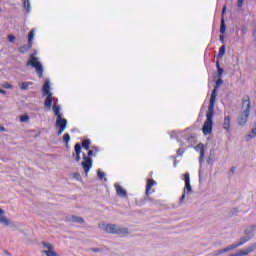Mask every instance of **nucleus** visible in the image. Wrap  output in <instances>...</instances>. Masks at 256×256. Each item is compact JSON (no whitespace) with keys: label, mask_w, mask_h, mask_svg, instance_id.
<instances>
[{"label":"nucleus","mask_w":256,"mask_h":256,"mask_svg":"<svg viewBox=\"0 0 256 256\" xmlns=\"http://www.w3.org/2000/svg\"><path fill=\"white\" fill-rule=\"evenodd\" d=\"M98 227L99 229H101V231H105V233H110L111 235H122V236L129 235L128 228L119 226L117 224L100 223Z\"/></svg>","instance_id":"1"},{"label":"nucleus","mask_w":256,"mask_h":256,"mask_svg":"<svg viewBox=\"0 0 256 256\" xmlns=\"http://www.w3.org/2000/svg\"><path fill=\"white\" fill-rule=\"evenodd\" d=\"M52 111L56 116V127H59L58 135H62L63 131L67 129V119L63 118V113L61 112V106L54 103L52 106Z\"/></svg>","instance_id":"2"},{"label":"nucleus","mask_w":256,"mask_h":256,"mask_svg":"<svg viewBox=\"0 0 256 256\" xmlns=\"http://www.w3.org/2000/svg\"><path fill=\"white\" fill-rule=\"evenodd\" d=\"M251 109V101L246 97L242 103V112L238 118V125H245L249 119V111Z\"/></svg>","instance_id":"3"},{"label":"nucleus","mask_w":256,"mask_h":256,"mask_svg":"<svg viewBox=\"0 0 256 256\" xmlns=\"http://www.w3.org/2000/svg\"><path fill=\"white\" fill-rule=\"evenodd\" d=\"M27 67H33L39 76V78H43V65L39 61V58L35 57V54L30 55V59L27 62Z\"/></svg>","instance_id":"4"},{"label":"nucleus","mask_w":256,"mask_h":256,"mask_svg":"<svg viewBox=\"0 0 256 256\" xmlns=\"http://www.w3.org/2000/svg\"><path fill=\"white\" fill-rule=\"evenodd\" d=\"M183 177H184L185 187L183 189V194L179 199V205H183V203L185 202L186 195L193 193V188L191 187V177L189 175V172H186L183 175Z\"/></svg>","instance_id":"5"},{"label":"nucleus","mask_w":256,"mask_h":256,"mask_svg":"<svg viewBox=\"0 0 256 256\" xmlns=\"http://www.w3.org/2000/svg\"><path fill=\"white\" fill-rule=\"evenodd\" d=\"M213 114L214 110H208L206 113V121L202 128V132L205 135H211V131H213Z\"/></svg>","instance_id":"6"},{"label":"nucleus","mask_w":256,"mask_h":256,"mask_svg":"<svg viewBox=\"0 0 256 256\" xmlns=\"http://www.w3.org/2000/svg\"><path fill=\"white\" fill-rule=\"evenodd\" d=\"M93 150L88 151V157L84 156L83 161L81 163L82 168L84 169L85 176L87 177L89 175V171H91V167H93Z\"/></svg>","instance_id":"7"},{"label":"nucleus","mask_w":256,"mask_h":256,"mask_svg":"<svg viewBox=\"0 0 256 256\" xmlns=\"http://www.w3.org/2000/svg\"><path fill=\"white\" fill-rule=\"evenodd\" d=\"M42 245H43V247H45V249H48V250H43L42 251V253H44V255H47V256H59V254L57 252H55V247L52 246L51 243L43 242Z\"/></svg>","instance_id":"8"},{"label":"nucleus","mask_w":256,"mask_h":256,"mask_svg":"<svg viewBox=\"0 0 256 256\" xmlns=\"http://www.w3.org/2000/svg\"><path fill=\"white\" fill-rule=\"evenodd\" d=\"M256 250V242L250 244L248 247L243 248L241 250H239L238 252H236V256H247L250 253H253V251Z\"/></svg>","instance_id":"9"},{"label":"nucleus","mask_w":256,"mask_h":256,"mask_svg":"<svg viewBox=\"0 0 256 256\" xmlns=\"http://www.w3.org/2000/svg\"><path fill=\"white\" fill-rule=\"evenodd\" d=\"M154 185H157V182H155V180H153V179H148L147 180L146 192L145 193H146L148 201H151V197H149V194L155 193V190H152Z\"/></svg>","instance_id":"10"},{"label":"nucleus","mask_w":256,"mask_h":256,"mask_svg":"<svg viewBox=\"0 0 256 256\" xmlns=\"http://www.w3.org/2000/svg\"><path fill=\"white\" fill-rule=\"evenodd\" d=\"M0 224L4 227L11 226V220L5 216V210L0 208Z\"/></svg>","instance_id":"11"},{"label":"nucleus","mask_w":256,"mask_h":256,"mask_svg":"<svg viewBox=\"0 0 256 256\" xmlns=\"http://www.w3.org/2000/svg\"><path fill=\"white\" fill-rule=\"evenodd\" d=\"M217 99V87H215L212 91L211 97H210V104L208 106V110L214 111L215 109V100Z\"/></svg>","instance_id":"12"},{"label":"nucleus","mask_w":256,"mask_h":256,"mask_svg":"<svg viewBox=\"0 0 256 256\" xmlns=\"http://www.w3.org/2000/svg\"><path fill=\"white\" fill-rule=\"evenodd\" d=\"M255 232H256V225H250L248 226L245 231H244V235H247L250 239H253V237H255Z\"/></svg>","instance_id":"13"},{"label":"nucleus","mask_w":256,"mask_h":256,"mask_svg":"<svg viewBox=\"0 0 256 256\" xmlns=\"http://www.w3.org/2000/svg\"><path fill=\"white\" fill-rule=\"evenodd\" d=\"M74 151L75 153H73V157L75 158V161L79 163V161H81V144H75Z\"/></svg>","instance_id":"14"},{"label":"nucleus","mask_w":256,"mask_h":256,"mask_svg":"<svg viewBox=\"0 0 256 256\" xmlns=\"http://www.w3.org/2000/svg\"><path fill=\"white\" fill-rule=\"evenodd\" d=\"M114 187H115L116 193H117V195H119V197H127V190H125L123 188V186L119 185V183H115Z\"/></svg>","instance_id":"15"},{"label":"nucleus","mask_w":256,"mask_h":256,"mask_svg":"<svg viewBox=\"0 0 256 256\" xmlns=\"http://www.w3.org/2000/svg\"><path fill=\"white\" fill-rule=\"evenodd\" d=\"M46 100L44 102V107L48 110L51 111V105H53V101L55 98L53 97V94L46 95Z\"/></svg>","instance_id":"16"},{"label":"nucleus","mask_w":256,"mask_h":256,"mask_svg":"<svg viewBox=\"0 0 256 256\" xmlns=\"http://www.w3.org/2000/svg\"><path fill=\"white\" fill-rule=\"evenodd\" d=\"M223 129L229 133V129H231V117L225 116L223 121Z\"/></svg>","instance_id":"17"},{"label":"nucleus","mask_w":256,"mask_h":256,"mask_svg":"<svg viewBox=\"0 0 256 256\" xmlns=\"http://www.w3.org/2000/svg\"><path fill=\"white\" fill-rule=\"evenodd\" d=\"M42 91H43V95H52L51 84H50L49 80L45 81Z\"/></svg>","instance_id":"18"},{"label":"nucleus","mask_w":256,"mask_h":256,"mask_svg":"<svg viewBox=\"0 0 256 256\" xmlns=\"http://www.w3.org/2000/svg\"><path fill=\"white\" fill-rule=\"evenodd\" d=\"M18 85L22 91H27V89H29V86L33 85V82H20L18 83Z\"/></svg>","instance_id":"19"},{"label":"nucleus","mask_w":256,"mask_h":256,"mask_svg":"<svg viewBox=\"0 0 256 256\" xmlns=\"http://www.w3.org/2000/svg\"><path fill=\"white\" fill-rule=\"evenodd\" d=\"M71 221L72 223H78L79 225H83V223H85V220L79 216H72Z\"/></svg>","instance_id":"20"},{"label":"nucleus","mask_w":256,"mask_h":256,"mask_svg":"<svg viewBox=\"0 0 256 256\" xmlns=\"http://www.w3.org/2000/svg\"><path fill=\"white\" fill-rule=\"evenodd\" d=\"M32 47H33V45H31V43L28 42V45H24L19 48V52L27 53Z\"/></svg>","instance_id":"21"},{"label":"nucleus","mask_w":256,"mask_h":256,"mask_svg":"<svg viewBox=\"0 0 256 256\" xmlns=\"http://www.w3.org/2000/svg\"><path fill=\"white\" fill-rule=\"evenodd\" d=\"M248 241H251V238L248 237L247 235H245L244 237H241L238 240V245H240V247H242V245H245V243H248Z\"/></svg>","instance_id":"22"},{"label":"nucleus","mask_w":256,"mask_h":256,"mask_svg":"<svg viewBox=\"0 0 256 256\" xmlns=\"http://www.w3.org/2000/svg\"><path fill=\"white\" fill-rule=\"evenodd\" d=\"M256 137V128L251 130V133L246 136V140L251 141V139H255Z\"/></svg>","instance_id":"23"},{"label":"nucleus","mask_w":256,"mask_h":256,"mask_svg":"<svg viewBox=\"0 0 256 256\" xmlns=\"http://www.w3.org/2000/svg\"><path fill=\"white\" fill-rule=\"evenodd\" d=\"M33 37H35V30H31L28 34V43H30V46L33 45Z\"/></svg>","instance_id":"24"},{"label":"nucleus","mask_w":256,"mask_h":256,"mask_svg":"<svg viewBox=\"0 0 256 256\" xmlns=\"http://www.w3.org/2000/svg\"><path fill=\"white\" fill-rule=\"evenodd\" d=\"M24 9H26L27 13L31 12V2L29 0H24L23 2Z\"/></svg>","instance_id":"25"},{"label":"nucleus","mask_w":256,"mask_h":256,"mask_svg":"<svg viewBox=\"0 0 256 256\" xmlns=\"http://www.w3.org/2000/svg\"><path fill=\"white\" fill-rule=\"evenodd\" d=\"M225 31H226L225 18H223V16H222L221 25H220V33L223 35V34H225Z\"/></svg>","instance_id":"26"},{"label":"nucleus","mask_w":256,"mask_h":256,"mask_svg":"<svg viewBox=\"0 0 256 256\" xmlns=\"http://www.w3.org/2000/svg\"><path fill=\"white\" fill-rule=\"evenodd\" d=\"M89 145H91V140L86 139L82 142V147L86 149V151H89Z\"/></svg>","instance_id":"27"},{"label":"nucleus","mask_w":256,"mask_h":256,"mask_svg":"<svg viewBox=\"0 0 256 256\" xmlns=\"http://www.w3.org/2000/svg\"><path fill=\"white\" fill-rule=\"evenodd\" d=\"M64 143H66V147H68L69 141H71V136L69 133L64 134L63 136Z\"/></svg>","instance_id":"28"},{"label":"nucleus","mask_w":256,"mask_h":256,"mask_svg":"<svg viewBox=\"0 0 256 256\" xmlns=\"http://www.w3.org/2000/svg\"><path fill=\"white\" fill-rule=\"evenodd\" d=\"M20 121H21V123H28L29 115H27V114L21 115L20 116Z\"/></svg>","instance_id":"29"},{"label":"nucleus","mask_w":256,"mask_h":256,"mask_svg":"<svg viewBox=\"0 0 256 256\" xmlns=\"http://www.w3.org/2000/svg\"><path fill=\"white\" fill-rule=\"evenodd\" d=\"M223 55H225V45H222L219 49V53H218V57H223Z\"/></svg>","instance_id":"30"},{"label":"nucleus","mask_w":256,"mask_h":256,"mask_svg":"<svg viewBox=\"0 0 256 256\" xmlns=\"http://www.w3.org/2000/svg\"><path fill=\"white\" fill-rule=\"evenodd\" d=\"M216 67L218 69V77H222L223 73H224V70H223V68H220L219 62L216 63Z\"/></svg>","instance_id":"31"},{"label":"nucleus","mask_w":256,"mask_h":256,"mask_svg":"<svg viewBox=\"0 0 256 256\" xmlns=\"http://www.w3.org/2000/svg\"><path fill=\"white\" fill-rule=\"evenodd\" d=\"M1 86L3 89H13V85L9 84V82H4Z\"/></svg>","instance_id":"32"},{"label":"nucleus","mask_w":256,"mask_h":256,"mask_svg":"<svg viewBox=\"0 0 256 256\" xmlns=\"http://www.w3.org/2000/svg\"><path fill=\"white\" fill-rule=\"evenodd\" d=\"M221 85H223V80L221 78H219L217 81H216V88L219 89V87H221Z\"/></svg>","instance_id":"33"},{"label":"nucleus","mask_w":256,"mask_h":256,"mask_svg":"<svg viewBox=\"0 0 256 256\" xmlns=\"http://www.w3.org/2000/svg\"><path fill=\"white\" fill-rule=\"evenodd\" d=\"M97 174H98L99 179H101V180L105 179V174L103 172H101V170H98Z\"/></svg>","instance_id":"34"},{"label":"nucleus","mask_w":256,"mask_h":256,"mask_svg":"<svg viewBox=\"0 0 256 256\" xmlns=\"http://www.w3.org/2000/svg\"><path fill=\"white\" fill-rule=\"evenodd\" d=\"M212 255H214V256L223 255V249L214 251V252L212 253Z\"/></svg>","instance_id":"35"},{"label":"nucleus","mask_w":256,"mask_h":256,"mask_svg":"<svg viewBox=\"0 0 256 256\" xmlns=\"http://www.w3.org/2000/svg\"><path fill=\"white\" fill-rule=\"evenodd\" d=\"M73 178L76 179V181H81V175L79 173H74Z\"/></svg>","instance_id":"36"},{"label":"nucleus","mask_w":256,"mask_h":256,"mask_svg":"<svg viewBox=\"0 0 256 256\" xmlns=\"http://www.w3.org/2000/svg\"><path fill=\"white\" fill-rule=\"evenodd\" d=\"M238 247H240L238 242H235V243L230 245V248H231L232 251H233V249H237Z\"/></svg>","instance_id":"37"},{"label":"nucleus","mask_w":256,"mask_h":256,"mask_svg":"<svg viewBox=\"0 0 256 256\" xmlns=\"http://www.w3.org/2000/svg\"><path fill=\"white\" fill-rule=\"evenodd\" d=\"M229 251H233L230 245L222 249V253H229Z\"/></svg>","instance_id":"38"},{"label":"nucleus","mask_w":256,"mask_h":256,"mask_svg":"<svg viewBox=\"0 0 256 256\" xmlns=\"http://www.w3.org/2000/svg\"><path fill=\"white\" fill-rule=\"evenodd\" d=\"M229 251H233L230 245L222 249V253H229Z\"/></svg>","instance_id":"39"},{"label":"nucleus","mask_w":256,"mask_h":256,"mask_svg":"<svg viewBox=\"0 0 256 256\" xmlns=\"http://www.w3.org/2000/svg\"><path fill=\"white\" fill-rule=\"evenodd\" d=\"M8 40L10 41V43H14L15 42V36H13V34H9L8 35Z\"/></svg>","instance_id":"40"},{"label":"nucleus","mask_w":256,"mask_h":256,"mask_svg":"<svg viewBox=\"0 0 256 256\" xmlns=\"http://www.w3.org/2000/svg\"><path fill=\"white\" fill-rule=\"evenodd\" d=\"M245 2V0H238V7L239 9H241V7H243V3Z\"/></svg>","instance_id":"41"},{"label":"nucleus","mask_w":256,"mask_h":256,"mask_svg":"<svg viewBox=\"0 0 256 256\" xmlns=\"http://www.w3.org/2000/svg\"><path fill=\"white\" fill-rule=\"evenodd\" d=\"M91 251H94V253H99V251H101V249H99V248H92Z\"/></svg>","instance_id":"42"},{"label":"nucleus","mask_w":256,"mask_h":256,"mask_svg":"<svg viewBox=\"0 0 256 256\" xmlns=\"http://www.w3.org/2000/svg\"><path fill=\"white\" fill-rule=\"evenodd\" d=\"M220 41H221V43L225 42V37L223 35H220Z\"/></svg>","instance_id":"43"},{"label":"nucleus","mask_w":256,"mask_h":256,"mask_svg":"<svg viewBox=\"0 0 256 256\" xmlns=\"http://www.w3.org/2000/svg\"><path fill=\"white\" fill-rule=\"evenodd\" d=\"M0 93H1L2 95H7V91H5V90H3V89H1V88H0Z\"/></svg>","instance_id":"44"},{"label":"nucleus","mask_w":256,"mask_h":256,"mask_svg":"<svg viewBox=\"0 0 256 256\" xmlns=\"http://www.w3.org/2000/svg\"><path fill=\"white\" fill-rule=\"evenodd\" d=\"M225 11H227V7H223V10H222V17H223V15H225Z\"/></svg>","instance_id":"45"},{"label":"nucleus","mask_w":256,"mask_h":256,"mask_svg":"<svg viewBox=\"0 0 256 256\" xmlns=\"http://www.w3.org/2000/svg\"><path fill=\"white\" fill-rule=\"evenodd\" d=\"M177 155L181 157L183 155V152H181V150L179 149L177 150Z\"/></svg>","instance_id":"46"},{"label":"nucleus","mask_w":256,"mask_h":256,"mask_svg":"<svg viewBox=\"0 0 256 256\" xmlns=\"http://www.w3.org/2000/svg\"><path fill=\"white\" fill-rule=\"evenodd\" d=\"M0 131H3V132H5V131H7V130L5 129V127H3V126H0Z\"/></svg>","instance_id":"47"},{"label":"nucleus","mask_w":256,"mask_h":256,"mask_svg":"<svg viewBox=\"0 0 256 256\" xmlns=\"http://www.w3.org/2000/svg\"><path fill=\"white\" fill-rule=\"evenodd\" d=\"M201 155H203V151L201 152Z\"/></svg>","instance_id":"48"}]
</instances>
